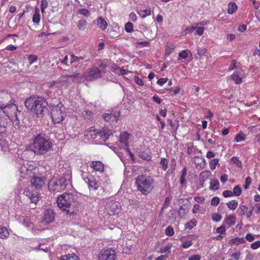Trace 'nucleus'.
I'll use <instances>...</instances> for the list:
<instances>
[{
  "mask_svg": "<svg viewBox=\"0 0 260 260\" xmlns=\"http://www.w3.org/2000/svg\"><path fill=\"white\" fill-rule=\"evenodd\" d=\"M100 71H102V73H105V69L107 67V65L104 63L102 61H101L100 63L99 64Z\"/></svg>",
  "mask_w": 260,
  "mask_h": 260,
  "instance_id": "obj_51",
  "label": "nucleus"
},
{
  "mask_svg": "<svg viewBox=\"0 0 260 260\" xmlns=\"http://www.w3.org/2000/svg\"><path fill=\"white\" fill-rule=\"evenodd\" d=\"M241 255V252L240 251L236 252L233 253L231 256L234 258L236 260H239Z\"/></svg>",
  "mask_w": 260,
  "mask_h": 260,
  "instance_id": "obj_60",
  "label": "nucleus"
},
{
  "mask_svg": "<svg viewBox=\"0 0 260 260\" xmlns=\"http://www.w3.org/2000/svg\"><path fill=\"white\" fill-rule=\"evenodd\" d=\"M160 164L162 166V168L164 171H166L168 167V161L166 158H161Z\"/></svg>",
  "mask_w": 260,
  "mask_h": 260,
  "instance_id": "obj_36",
  "label": "nucleus"
},
{
  "mask_svg": "<svg viewBox=\"0 0 260 260\" xmlns=\"http://www.w3.org/2000/svg\"><path fill=\"white\" fill-rule=\"evenodd\" d=\"M237 6L235 3L230 2L228 5V13L232 14L237 10Z\"/></svg>",
  "mask_w": 260,
  "mask_h": 260,
  "instance_id": "obj_23",
  "label": "nucleus"
},
{
  "mask_svg": "<svg viewBox=\"0 0 260 260\" xmlns=\"http://www.w3.org/2000/svg\"><path fill=\"white\" fill-rule=\"evenodd\" d=\"M25 192L26 193V196H27L29 198L31 202L36 204L37 202L39 200V199L40 198V196L39 194L31 193L29 192L28 190L25 191Z\"/></svg>",
  "mask_w": 260,
  "mask_h": 260,
  "instance_id": "obj_19",
  "label": "nucleus"
},
{
  "mask_svg": "<svg viewBox=\"0 0 260 260\" xmlns=\"http://www.w3.org/2000/svg\"><path fill=\"white\" fill-rule=\"evenodd\" d=\"M236 223V216L234 215H229L226 216L223 224L227 225L229 227L235 225Z\"/></svg>",
  "mask_w": 260,
  "mask_h": 260,
  "instance_id": "obj_18",
  "label": "nucleus"
},
{
  "mask_svg": "<svg viewBox=\"0 0 260 260\" xmlns=\"http://www.w3.org/2000/svg\"><path fill=\"white\" fill-rule=\"evenodd\" d=\"M241 192L242 190L239 185H237L234 187L233 191L234 195L236 196H239L241 194Z\"/></svg>",
  "mask_w": 260,
  "mask_h": 260,
  "instance_id": "obj_40",
  "label": "nucleus"
},
{
  "mask_svg": "<svg viewBox=\"0 0 260 260\" xmlns=\"http://www.w3.org/2000/svg\"><path fill=\"white\" fill-rule=\"evenodd\" d=\"M6 124L0 119V134L3 133L6 131Z\"/></svg>",
  "mask_w": 260,
  "mask_h": 260,
  "instance_id": "obj_52",
  "label": "nucleus"
},
{
  "mask_svg": "<svg viewBox=\"0 0 260 260\" xmlns=\"http://www.w3.org/2000/svg\"><path fill=\"white\" fill-rule=\"evenodd\" d=\"M245 242V240L243 237L239 238L236 237L235 238H233L230 241V243L231 244H235L236 245H238L240 244L244 243Z\"/></svg>",
  "mask_w": 260,
  "mask_h": 260,
  "instance_id": "obj_25",
  "label": "nucleus"
},
{
  "mask_svg": "<svg viewBox=\"0 0 260 260\" xmlns=\"http://www.w3.org/2000/svg\"><path fill=\"white\" fill-rule=\"evenodd\" d=\"M120 116V112L113 114L112 113H106L103 115L105 120L109 122H112L114 121H117L118 118Z\"/></svg>",
  "mask_w": 260,
  "mask_h": 260,
  "instance_id": "obj_16",
  "label": "nucleus"
},
{
  "mask_svg": "<svg viewBox=\"0 0 260 260\" xmlns=\"http://www.w3.org/2000/svg\"><path fill=\"white\" fill-rule=\"evenodd\" d=\"M57 203L58 207L67 212V214L73 215L74 210H72L71 207L77 205V197L72 193H64L58 197Z\"/></svg>",
  "mask_w": 260,
  "mask_h": 260,
  "instance_id": "obj_3",
  "label": "nucleus"
},
{
  "mask_svg": "<svg viewBox=\"0 0 260 260\" xmlns=\"http://www.w3.org/2000/svg\"><path fill=\"white\" fill-rule=\"evenodd\" d=\"M83 116L85 119H90L93 117V113L90 111H84L83 112Z\"/></svg>",
  "mask_w": 260,
  "mask_h": 260,
  "instance_id": "obj_39",
  "label": "nucleus"
},
{
  "mask_svg": "<svg viewBox=\"0 0 260 260\" xmlns=\"http://www.w3.org/2000/svg\"><path fill=\"white\" fill-rule=\"evenodd\" d=\"M110 204V208H111L112 211L113 212V214H115V213H117V210H118V208H117V203L111 202Z\"/></svg>",
  "mask_w": 260,
  "mask_h": 260,
  "instance_id": "obj_48",
  "label": "nucleus"
},
{
  "mask_svg": "<svg viewBox=\"0 0 260 260\" xmlns=\"http://www.w3.org/2000/svg\"><path fill=\"white\" fill-rule=\"evenodd\" d=\"M220 199L218 197H214L211 201V205L216 206L219 203Z\"/></svg>",
  "mask_w": 260,
  "mask_h": 260,
  "instance_id": "obj_53",
  "label": "nucleus"
},
{
  "mask_svg": "<svg viewBox=\"0 0 260 260\" xmlns=\"http://www.w3.org/2000/svg\"><path fill=\"white\" fill-rule=\"evenodd\" d=\"M245 139V135L241 133L240 132L238 134H237L235 138V141L237 142H239L242 141H244Z\"/></svg>",
  "mask_w": 260,
  "mask_h": 260,
  "instance_id": "obj_34",
  "label": "nucleus"
},
{
  "mask_svg": "<svg viewBox=\"0 0 260 260\" xmlns=\"http://www.w3.org/2000/svg\"><path fill=\"white\" fill-rule=\"evenodd\" d=\"M88 133L91 138L95 140V143L96 144L105 142L113 134L111 130L107 127H102L101 129L91 127Z\"/></svg>",
  "mask_w": 260,
  "mask_h": 260,
  "instance_id": "obj_5",
  "label": "nucleus"
},
{
  "mask_svg": "<svg viewBox=\"0 0 260 260\" xmlns=\"http://www.w3.org/2000/svg\"><path fill=\"white\" fill-rule=\"evenodd\" d=\"M85 181L88 184L89 188L93 190L97 189L99 187V184L96 181L95 179L92 176H88L85 178Z\"/></svg>",
  "mask_w": 260,
  "mask_h": 260,
  "instance_id": "obj_13",
  "label": "nucleus"
},
{
  "mask_svg": "<svg viewBox=\"0 0 260 260\" xmlns=\"http://www.w3.org/2000/svg\"><path fill=\"white\" fill-rule=\"evenodd\" d=\"M232 79L234 81L235 84L241 83L242 79L240 77V73L238 71L235 72L231 76Z\"/></svg>",
  "mask_w": 260,
  "mask_h": 260,
  "instance_id": "obj_24",
  "label": "nucleus"
},
{
  "mask_svg": "<svg viewBox=\"0 0 260 260\" xmlns=\"http://www.w3.org/2000/svg\"><path fill=\"white\" fill-rule=\"evenodd\" d=\"M55 217L54 213L51 210H47L45 211L42 222L45 224L51 223L54 221Z\"/></svg>",
  "mask_w": 260,
  "mask_h": 260,
  "instance_id": "obj_11",
  "label": "nucleus"
},
{
  "mask_svg": "<svg viewBox=\"0 0 260 260\" xmlns=\"http://www.w3.org/2000/svg\"><path fill=\"white\" fill-rule=\"evenodd\" d=\"M59 260H79V258L75 254L72 253L62 255Z\"/></svg>",
  "mask_w": 260,
  "mask_h": 260,
  "instance_id": "obj_22",
  "label": "nucleus"
},
{
  "mask_svg": "<svg viewBox=\"0 0 260 260\" xmlns=\"http://www.w3.org/2000/svg\"><path fill=\"white\" fill-rule=\"evenodd\" d=\"M116 258V252L112 249L103 250L98 255V260H115Z\"/></svg>",
  "mask_w": 260,
  "mask_h": 260,
  "instance_id": "obj_10",
  "label": "nucleus"
},
{
  "mask_svg": "<svg viewBox=\"0 0 260 260\" xmlns=\"http://www.w3.org/2000/svg\"><path fill=\"white\" fill-rule=\"evenodd\" d=\"M165 233L167 235L172 236L174 234V229L171 226L167 228L165 231Z\"/></svg>",
  "mask_w": 260,
  "mask_h": 260,
  "instance_id": "obj_45",
  "label": "nucleus"
},
{
  "mask_svg": "<svg viewBox=\"0 0 260 260\" xmlns=\"http://www.w3.org/2000/svg\"><path fill=\"white\" fill-rule=\"evenodd\" d=\"M80 75V73L78 72H75L73 73V74L68 76H65V77L68 78L70 83L71 80L73 82L74 79L77 78Z\"/></svg>",
  "mask_w": 260,
  "mask_h": 260,
  "instance_id": "obj_35",
  "label": "nucleus"
},
{
  "mask_svg": "<svg viewBox=\"0 0 260 260\" xmlns=\"http://www.w3.org/2000/svg\"><path fill=\"white\" fill-rule=\"evenodd\" d=\"M90 167L96 171L103 172L104 170V165L101 161H93L90 164Z\"/></svg>",
  "mask_w": 260,
  "mask_h": 260,
  "instance_id": "obj_15",
  "label": "nucleus"
},
{
  "mask_svg": "<svg viewBox=\"0 0 260 260\" xmlns=\"http://www.w3.org/2000/svg\"><path fill=\"white\" fill-rule=\"evenodd\" d=\"M64 109V107L61 109V107H59L58 105L52 108L51 116L54 122L58 123L63 120Z\"/></svg>",
  "mask_w": 260,
  "mask_h": 260,
  "instance_id": "obj_9",
  "label": "nucleus"
},
{
  "mask_svg": "<svg viewBox=\"0 0 260 260\" xmlns=\"http://www.w3.org/2000/svg\"><path fill=\"white\" fill-rule=\"evenodd\" d=\"M221 218V215L218 213H214L212 217V220L216 222L220 221Z\"/></svg>",
  "mask_w": 260,
  "mask_h": 260,
  "instance_id": "obj_54",
  "label": "nucleus"
},
{
  "mask_svg": "<svg viewBox=\"0 0 260 260\" xmlns=\"http://www.w3.org/2000/svg\"><path fill=\"white\" fill-rule=\"evenodd\" d=\"M188 55L190 57L192 56L191 52L188 50H183L179 54V56L182 59L186 58Z\"/></svg>",
  "mask_w": 260,
  "mask_h": 260,
  "instance_id": "obj_28",
  "label": "nucleus"
},
{
  "mask_svg": "<svg viewBox=\"0 0 260 260\" xmlns=\"http://www.w3.org/2000/svg\"><path fill=\"white\" fill-rule=\"evenodd\" d=\"M52 146V143L44 134H38L35 136L31 145V150L37 155L47 153Z\"/></svg>",
  "mask_w": 260,
  "mask_h": 260,
  "instance_id": "obj_1",
  "label": "nucleus"
},
{
  "mask_svg": "<svg viewBox=\"0 0 260 260\" xmlns=\"http://www.w3.org/2000/svg\"><path fill=\"white\" fill-rule=\"evenodd\" d=\"M201 257L199 255H193V256L190 257L188 258V260H200Z\"/></svg>",
  "mask_w": 260,
  "mask_h": 260,
  "instance_id": "obj_64",
  "label": "nucleus"
},
{
  "mask_svg": "<svg viewBox=\"0 0 260 260\" xmlns=\"http://www.w3.org/2000/svg\"><path fill=\"white\" fill-rule=\"evenodd\" d=\"M97 25L102 30H105L107 27L108 24L105 19L102 17H100L97 20Z\"/></svg>",
  "mask_w": 260,
  "mask_h": 260,
  "instance_id": "obj_20",
  "label": "nucleus"
},
{
  "mask_svg": "<svg viewBox=\"0 0 260 260\" xmlns=\"http://www.w3.org/2000/svg\"><path fill=\"white\" fill-rule=\"evenodd\" d=\"M219 160L218 158H214L212 159L210 162V169L212 170H214L216 168V166L218 164Z\"/></svg>",
  "mask_w": 260,
  "mask_h": 260,
  "instance_id": "obj_41",
  "label": "nucleus"
},
{
  "mask_svg": "<svg viewBox=\"0 0 260 260\" xmlns=\"http://www.w3.org/2000/svg\"><path fill=\"white\" fill-rule=\"evenodd\" d=\"M32 21L34 23L39 24L40 21V10L38 7H36L35 13L33 14Z\"/></svg>",
  "mask_w": 260,
  "mask_h": 260,
  "instance_id": "obj_21",
  "label": "nucleus"
},
{
  "mask_svg": "<svg viewBox=\"0 0 260 260\" xmlns=\"http://www.w3.org/2000/svg\"><path fill=\"white\" fill-rule=\"evenodd\" d=\"M102 77V71L94 65L88 68L83 74V78L87 81H93Z\"/></svg>",
  "mask_w": 260,
  "mask_h": 260,
  "instance_id": "obj_8",
  "label": "nucleus"
},
{
  "mask_svg": "<svg viewBox=\"0 0 260 260\" xmlns=\"http://www.w3.org/2000/svg\"><path fill=\"white\" fill-rule=\"evenodd\" d=\"M197 51L198 55L200 56H203L206 53V50L205 49H202L200 47L198 48Z\"/></svg>",
  "mask_w": 260,
  "mask_h": 260,
  "instance_id": "obj_61",
  "label": "nucleus"
},
{
  "mask_svg": "<svg viewBox=\"0 0 260 260\" xmlns=\"http://www.w3.org/2000/svg\"><path fill=\"white\" fill-rule=\"evenodd\" d=\"M204 30V26H198L197 28L196 29V34L198 35L199 36H201L203 34Z\"/></svg>",
  "mask_w": 260,
  "mask_h": 260,
  "instance_id": "obj_55",
  "label": "nucleus"
},
{
  "mask_svg": "<svg viewBox=\"0 0 260 260\" xmlns=\"http://www.w3.org/2000/svg\"><path fill=\"white\" fill-rule=\"evenodd\" d=\"M139 15L142 18H145L146 16H149L151 14L150 9H147L145 10H141L138 12Z\"/></svg>",
  "mask_w": 260,
  "mask_h": 260,
  "instance_id": "obj_32",
  "label": "nucleus"
},
{
  "mask_svg": "<svg viewBox=\"0 0 260 260\" xmlns=\"http://www.w3.org/2000/svg\"><path fill=\"white\" fill-rule=\"evenodd\" d=\"M186 173L187 169L186 167H184L181 171V175L180 178V183L181 185H183L186 182L185 176L186 175Z\"/></svg>",
  "mask_w": 260,
  "mask_h": 260,
  "instance_id": "obj_27",
  "label": "nucleus"
},
{
  "mask_svg": "<svg viewBox=\"0 0 260 260\" xmlns=\"http://www.w3.org/2000/svg\"><path fill=\"white\" fill-rule=\"evenodd\" d=\"M168 122L174 131H176L178 129L179 126L178 121L173 122L171 119H168Z\"/></svg>",
  "mask_w": 260,
  "mask_h": 260,
  "instance_id": "obj_37",
  "label": "nucleus"
},
{
  "mask_svg": "<svg viewBox=\"0 0 260 260\" xmlns=\"http://www.w3.org/2000/svg\"><path fill=\"white\" fill-rule=\"evenodd\" d=\"M210 189L211 190H217L219 188V182L217 180H212L210 184Z\"/></svg>",
  "mask_w": 260,
  "mask_h": 260,
  "instance_id": "obj_31",
  "label": "nucleus"
},
{
  "mask_svg": "<svg viewBox=\"0 0 260 260\" xmlns=\"http://www.w3.org/2000/svg\"><path fill=\"white\" fill-rule=\"evenodd\" d=\"M138 190L144 195H147L154 188V180L150 176L141 175L135 179Z\"/></svg>",
  "mask_w": 260,
  "mask_h": 260,
  "instance_id": "obj_4",
  "label": "nucleus"
},
{
  "mask_svg": "<svg viewBox=\"0 0 260 260\" xmlns=\"http://www.w3.org/2000/svg\"><path fill=\"white\" fill-rule=\"evenodd\" d=\"M167 78H160L157 82V83L160 85L162 86L164 84L167 82Z\"/></svg>",
  "mask_w": 260,
  "mask_h": 260,
  "instance_id": "obj_62",
  "label": "nucleus"
},
{
  "mask_svg": "<svg viewBox=\"0 0 260 260\" xmlns=\"http://www.w3.org/2000/svg\"><path fill=\"white\" fill-rule=\"evenodd\" d=\"M210 174H211L210 172L208 171H203L200 174V177L203 180H204L205 179L208 178Z\"/></svg>",
  "mask_w": 260,
  "mask_h": 260,
  "instance_id": "obj_47",
  "label": "nucleus"
},
{
  "mask_svg": "<svg viewBox=\"0 0 260 260\" xmlns=\"http://www.w3.org/2000/svg\"><path fill=\"white\" fill-rule=\"evenodd\" d=\"M86 26V21L84 19L80 20L78 22V28L80 30H84Z\"/></svg>",
  "mask_w": 260,
  "mask_h": 260,
  "instance_id": "obj_38",
  "label": "nucleus"
},
{
  "mask_svg": "<svg viewBox=\"0 0 260 260\" xmlns=\"http://www.w3.org/2000/svg\"><path fill=\"white\" fill-rule=\"evenodd\" d=\"M172 245L171 243L168 244L165 247L160 248V252H161V253H165L167 251L169 252L170 250L171 249V248L172 247Z\"/></svg>",
  "mask_w": 260,
  "mask_h": 260,
  "instance_id": "obj_42",
  "label": "nucleus"
},
{
  "mask_svg": "<svg viewBox=\"0 0 260 260\" xmlns=\"http://www.w3.org/2000/svg\"><path fill=\"white\" fill-rule=\"evenodd\" d=\"M197 223V220L195 219H192L185 224V228L186 229H191L196 225Z\"/></svg>",
  "mask_w": 260,
  "mask_h": 260,
  "instance_id": "obj_33",
  "label": "nucleus"
},
{
  "mask_svg": "<svg viewBox=\"0 0 260 260\" xmlns=\"http://www.w3.org/2000/svg\"><path fill=\"white\" fill-rule=\"evenodd\" d=\"M30 182L36 188L40 189L45 183V178L44 177H35L31 179Z\"/></svg>",
  "mask_w": 260,
  "mask_h": 260,
  "instance_id": "obj_14",
  "label": "nucleus"
},
{
  "mask_svg": "<svg viewBox=\"0 0 260 260\" xmlns=\"http://www.w3.org/2000/svg\"><path fill=\"white\" fill-rule=\"evenodd\" d=\"M79 14L82 15L85 17H88L90 15V12L86 9H81L78 11Z\"/></svg>",
  "mask_w": 260,
  "mask_h": 260,
  "instance_id": "obj_44",
  "label": "nucleus"
},
{
  "mask_svg": "<svg viewBox=\"0 0 260 260\" xmlns=\"http://www.w3.org/2000/svg\"><path fill=\"white\" fill-rule=\"evenodd\" d=\"M62 177L59 179H51L48 183V189L51 191L59 192L70 183V176Z\"/></svg>",
  "mask_w": 260,
  "mask_h": 260,
  "instance_id": "obj_7",
  "label": "nucleus"
},
{
  "mask_svg": "<svg viewBox=\"0 0 260 260\" xmlns=\"http://www.w3.org/2000/svg\"><path fill=\"white\" fill-rule=\"evenodd\" d=\"M70 84V81L68 78L66 77L65 76H62L61 78L56 81L52 83V86L57 88H61L65 86L67 87Z\"/></svg>",
  "mask_w": 260,
  "mask_h": 260,
  "instance_id": "obj_12",
  "label": "nucleus"
},
{
  "mask_svg": "<svg viewBox=\"0 0 260 260\" xmlns=\"http://www.w3.org/2000/svg\"><path fill=\"white\" fill-rule=\"evenodd\" d=\"M131 135L126 132H122L119 137V142L124 146L127 147L128 145V140Z\"/></svg>",
  "mask_w": 260,
  "mask_h": 260,
  "instance_id": "obj_17",
  "label": "nucleus"
},
{
  "mask_svg": "<svg viewBox=\"0 0 260 260\" xmlns=\"http://www.w3.org/2000/svg\"><path fill=\"white\" fill-rule=\"evenodd\" d=\"M233 191L231 190H225L223 192V196L225 198L231 197L233 196Z\"/></svg>",
  "mask_w": 260,
  "mask_h": 260,
  "instance_id": "obj_57",
  "label": "nucleus"
},
{
  "mask_svg": "<svg viewBox=\"0 0 260 260\" xmlns=\"http://www.w3.org/2000/svg\"><path fill=\"white\" fill-rule=\"evenodd\" d=\"M192 244V243L191 241H186L182 243V246L183 248H187L189 247Z\"/></svg>",
  "mask_w": 260,
  "mask_h": 260,
  "instance_id": "obj_59",
  "label": "nucleus"
},
{
  "mask_svg": "<svg viewBox=\"0 0 260 260\" xmlns=\"http://www.w3.org/2000/svg\"><path fill=\"white\" fill-rule=\"evenodd\" d=\"M47 104L46 100L42 96H31L25 101V106L28 111L38 116L43 115Z\"/></svg>",
  "mask_w": 260,
  "mask_h": 260,
  "instance_id": "obj_2",
  "label": "nucleus"
},
{
  "mask_svg": "<svg viewBox=\"0 0 260 260\" xmlns=\"http://www.w3.org/2000/svg\"><path fill=\"white\" fill-rule=\"evenodd\" d=\"M11 99V95L7 91L0 92V109L8 116L10 114V109L16 108V106L12 102Z\"/></svg>",
  "mask_w": 260,
  "mask_h": 260,
  "instance_id": "obj_6",
  "label": "nucleus"
},
{
  "mask_svg": "<svg viewBox=\"0 0 260 260\" xmlns=\"http://www.w3.org/2000/svg\"><path fill=\"white\" fill-rule=\"evenodd\" d=\"M133 25L131 22H127L125 25V30L127 32H130L133 30Z\"/></svg>",
  "mask_w": 260,
  "mask_h": 260,
  "instance_id": "obj_50",
  "label": "nucleus"
},
{
  "mask_svg": "<svg viewBox=\"0 0 260 260\" xmlns=\"http://www.w3.org/2000/svg\"><path fill=\"white\" fill-rule=\"evenodd\" d=\"M251 183V178L250 177H247L245 179V184L244 185V188L247 189L248 188L249 185Z\"/></svg>",
  "mask_w": 260,
  "mask_h": 260,
  "instance_id": "obj_56",
  "label": "nucleus"
},
{
  "mask_svg": "<svg viewBox=\"0 0 260 260\" xmlns=\"http://www.w3.org/2000/svg\"><path fill=\"white\" fill-rule=\"evenodd\" d=\"M248 210V207L246 206H240L238 210H237V212L239 216H244L245 214V212H247Z\"/></svg>",
  "mask_w": 260,
  "mask_h": 260,
  "instance_id": "obj_30",
  "label": "nucleus"
},
{
  "mask_svg": "<svg viewBox=\"0 0 260 260\" xmlns=\"http://www.w3.org/2000/svg\"><path fill=\"white\" fill-rule=\"evenodd\" d=\"M231 161L238 167H241L242 166L241 161L239 160V158L237 157H233L231 158Z\"/></svg>",
  "mask_w": 260,
  "mask_h": 260,
  "instance_id": "obj_43",
  "label": "nucleus"
},
{
  "mask_svg": "<svg viewBox=\"0 0 260 260\" xmlns=\"http://www.w3.org/2000/svg\"><path fill=\"white\" fill-rule=\"evenodd\" d=\"M135 81L139 85H143V82L141 79L139 78L138 77H135L134 78Z\"/></svg>",
  "mask_w": 260,
  "mask_h": 260,
  "instance_id": "obj_63",
  "label": "nucleus"
},
{
  "mask_svg": "<svg viewBox=\"0 0 260 260\" xmlns=\"http://www.w3.org/2000/svg\"><path fill=\"white\" fill-rule=\"evenodd\" d=\"M260 247V241H257L251 244V247L253 249H256Z\"/></svg>",
  "mask_w": 260,
  "mask_h": 260,
  "instance_id": "obj_58",
  "label": "nucleus"
},
{
  "mask_svg": "<svg viewBox=\"0 0 260 260\" xmlns=\"http://www.w3.org/2000/svg\"><path fill=\"white\" fill-rule=\"evenodd\" d=\"M28 60L29 62V66H31V65H32V63L37 61V57L36 55H30L28 57Z\"/></svg>",
  "mask_w": 260,
  "mask_h": 260,
  "instance_id": "obj_49",
  "label": "nucleus"
},
{
  "mask_svg": "<svg viewBox=\"0 0 260 260\" xmlns=\"http://www.w3.org/2000/svg\"><path fill=\"white\" fill-rule=\"evenodd\" d=\"M9 233L8 230L5 227H0V238L5 239L8 237Z\"/></svg>",
  "mask_w": 260,
  "mask_h": 260,
  "instance_id": "obj_26",
  "label": "nucleus"
},
{
  "mask_svg": "<svg viewBox=\"0 0 260 260\" xmlns=\"http://www.w3.org/2000/svg\"><path fill=\"white\" fill-rule=\"evenodd\" d=\"M226 205L230 209L234 210L237 208L238 203L236 200H232L228 202Z\"/></svg>",
  "mask_w": 260,
  "mask_h": 260,
  "instance_id": "obj_29",
  "label": "nucleus"
},
{
  "mask_svg": "<svg viewBox=\"0 0 260 260\" xmlns=\"http://www.w3.org/2000/svg\"><path fill=\"white\" fill-rule=\"evenodd\" d=\"M225 231L226 230H225V225L224 224H223L222 225H221L220 227L216 229V233L220 234H222V235H225Z\"/></svg>",
  "mask_w": 260,
  "mask_h": 260,
  "instance_id": "obj_46",
  "label": "nucleus"
}]
</instances>
